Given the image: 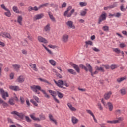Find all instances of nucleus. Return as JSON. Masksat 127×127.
Wrapping results in <instances>:
<instances>
[{"label": "nucleus", "mask_w": 127, "mask_h": 127, "mask_svg": "<svg viewBox=\"0 0 127 127\" xmlns=\"http://www.w3.org/2000/svg\"><path fill=\"white\" fill-rule=\"evenodd\" d=\"M86 67H87L89 70V72L91 73V75L92 77L94 76V75H97V74H98L99 71H100V72H105V69L102 67H99V66H96L95 67V71L94 72H93V67H91L90 64H86Z\"/></svg>", "instance_id": "1"}, {"label": "nucleus", "mask_w": 127, "mask_h": 127, "mask_svg": "<svg viewBox=\"0 0 127 127\" xmlns=\"http://www.w3.org/2000/svg\"><path fill=\"white\" fill-rule=\"evenodd\" d=\"M30 118L34 121H37V122H40L41 120H46V117H45V115L43 114H41L39 115V118H36L35 117V113H33L30 115Z\"/></svg>", "instance_id": "2"}, {"label": "nucleus", "mask_w": 127, "mask_h": 127, "mask_svg": "<svg viewBox=\"0 0 127 127\" xmlns=\"http://www.w3.org/2000/svg\"><path fill=\"white\" fill-rule=\"evenodd\" d=\"M72 6H69L67 8L66 11L64 12V16H66V17H71L72 16V14L75 12V9H72ZM71 10V11H70ZM70 11V12H69Z\"/></svg>", "instance_id": "3"}, {"label": "nucleus", "mask_w": 127, "mask_h": 127, "mask_svg": "<svg viewBox=\"0 0 127 127\" xmlns=\"http://www.w3.org/2000/svg\"><path fill=\"white\" fill-rule=\"evenodd\" d=\"M124 121V117H117L116 120H112V121H107V123L108 124H120L121 122H123Z\"/></svg>", "instance_id": "4"}, {"label": "nucleus", "mask_w": 127, "mask_h": 127, "mask_svg": "<svg viewBox=\"0 0 127 127\" xmlns=\"http://www.w3.org/2000/svg\"><path fill=\"white\" fill-rule=\"evenodd\" d=\"M30 89L36 94H40L39 91H41V92L42 91L41 87L39 85H32L30 86Z\"/></svg>", "instance_id": "5"}, {"label": "nucleus", "mask_w": 127, "mask_h": 127, "mask_svg": "<svg viewBox=\"0 0 127 127\" xmlns=\"http://www.w3.org/2000/svg\"><path fill=\"white\" fill-rule=\"evenodd\" d=\"M106 19H107V14L105 12H102L98 19L99 24H101V23L102 21H105Z\"/></svg>", "instance_id": "6"}, {"label": "nucleus", "mask_w": 127, "mask_h": 127, "mask_svg": "<svg viewBox=\"0 0 127 127\" xmlns=\"http://www.w3.org/2000/svg\"><path fill=\"white\" fill-rule=\"evenodd\" d=\"M54 82L59 88H62V89H66V87L63 86H64V82L62 80H59L58 81L54 79Z\"/></svg>", "instance_id": "7"}, {"label": "nucleus", "mask_w": 127, "mask_h": 127, "mask_svg": "<svg viewBox=\"0 0 127 127\" xmlns=\"http://www.w3.org/2000/svg\"><path fill=\"white\" fill-rule=\"evenodd\" d=\"M68 28H71V29H76V26L74 24V22L72 21L69 20L65 23Z\"/></svg>", "instance_id": "8"}, {"label": "nucleus", "mask_w": 127, "mask_h": 127, "mask_svg": "<svg viewBox=\"0 0 127 127\" xmlns=\"http://www.w3.org/2000/svg\"><path fill=\"white\" fill-rule=\"evenodd\" d=\"M1 36L3 38H8L9 39H11L12 37H11V35L8 32H1Z\"/></svg>", "instance_id": "9"}, {"label": "nucleus", "mask_w": 127, "mask_h": 127, "mask_svg": "<svg viewBox=\"0 0 127 127\" xmlns=\"http://www.w3.org/2000/svg\"><path fill=\"white\" fill-rule=\"evenodd\" d=\"M61 41L63 43H67L69 41V35L67 34L63 35L61 38Z\"/></svg>", "instance_id": "10"}, {"label": "nucleus", "mask_w": 127, "mask_h": 127, "mask_svg": "<svg viewBox=\"0 0 127 127\" xmlns=\"http://www.w3.org/2000/svg\"><path fill=\"white\" fill-rule=\"evenodd\" d=\"M11 114L12 115H16V116H18L20 119H23V117H24V114H23V113H19L15 111L11 112Z\"/></svg>", "instance_id": "11"}, {"label": "nucleus", "mask_w": 127, "mask_h": 127, "mask_svg": "<svg viewBox=\"0 0 127 127\" xmlns=\"http://www.w3.org/2000/svg\"><path fill=\"white\" fill-rule=\"evenodd\" d=\"M0 92L1 94L3 99L6 100V97H8V93L6 92H5L4 90L2 89H0Z\"/></svg>", "instance_id": "12"}, {"label": "nucleus", "mask_w": 127, "mask_h": 127, "mask_svg": "<svg viewBox=\"0 0 127 127\" xmlns=\"http://www.w3.org/2000/svg\"><path fill=\"white\" fill-rule=\"evenodd\" d=\"M38 40L39 42H41L42 43H48L47 40L40 36L38 37Z\"/></svg>", "instance_id": "13"}, {"label": "nucleus", "mask_w": 127, "mask_h": 127, "mask_svg": "<svg viewBox=\"0 0 127 127\" xmlns=\"http://www.w3.org/2000/svg\"><path fill=\"white\" fill-rule=\"evenodd\" d=\"M29 66L35 72H38V68L36 66V64L30 63Z\"/></svg>", "instance_id": "14"}, {"label": "nucleus", "mask_w": 127, "mask_h": 127, "mask_svg": "<svg viewBox=\"0 0 127 127\" xmlns=\"http://www.w3.org/2000/svg\"><path fill=\"white\" fill-rule=\"evenodd\" d=\"M71 66H72V67L73 68H74V69L75 70V71H76V72L78 73H80V67H79V66H78L77 64H75L73 63H71L70 64Z\"/></svg>", "instance_id": "15"}, {"label": "nucleus", "mask_w": 127, "mask_h": 127, "mask_svg": "<svg viewBox=\"0 0 127 127\" xmlns=\"http://www.w3.org/2000/svg\"><path fill=\"white\" fill-rule=\"evenodd\" d=\"M67 105L69 110L71 111V112H76V111H77V109L74 107L71 103H68Z\"/></svg>", "instance_id": "16"}, {"label": "nucleus", "mask_w": 127, "mask_h": 127, "mask_svg": "<svg viewBox=\"0 0 127 127\" xmlns=\"http://www.w3.org/2000/svg\"><path fill=\"white\" fill-rule=\"evenodd\" d=\"M49 119H50V121L51 122H52L55 125H57V121L55 119H54V117H53V115H52L51 114H49Z\"/></svg>", "instance_id": "17"}, {"label": "nucleus", "mask_w": 127, "mask_h": 127, "mask_svg": "<svg viewBox=\"0 0 127 127\" xmlns=\"http://www.w3.org/2000/svg\"><path fill=\"white\" fill-rule=\"evenodd\" d=\"M71 122L73 125H76V124L79 123V119L75 116H72L71 117Z\"/></svg>", "instance_id": "18"}, {"label": "nucleus", "mask_w": 127, "mask_h": 127, "mask_svg": "<svg viewBox=\"0 0 127 127\" xmlns=\"http://www.w3.org/2000/svg\"><path fill=\"white\" fill-rule=\"evenodd\" d=\"M24 80H25L24 76L21 75L17 79V82H18V83H23V82H24Z\"/></svg>", "instance_id": "19"}, {"label": "nucleus", "mask_w": 127, "mask_h": 127, "mask_svg": "<svg viewBox=\"0 0 127 127\" xmlns=\"http://www.w3.org/2000/svg\"><path fill=\"white\" fill-rule=\"evenodd\" d=\"M9 89H10V90H12L13 91H20V89L19 88V87H18V86H9Z\"/></svg>", "instance_id": "20"}, {"label": "nucleus", "mask_w": 127, "mask_h": 127, "mask_svg": "<svg viewBox=\"0 0 127 127\" xmlns=\"http://www.w3.org/2000/svg\"><path fill=\"white\" fill-rule=\"evenodd\" d=\"M43 16H44V14H43L42 13L38 14L34 16V19L35 20H37L38 19H41V18H42V17H43Z\"/></svg>", "instance_id": "21"}, {"label": "nucleus", "mask_w": 127, "mask_h": 127, "mask_svg": "<svg viewBox=\"0 0 127 127\" xmlns=\"http://www.w3.org/2000/svg\"><path fill=\"white\" fill-rule=\"evenodd\" d=\"M127 80V76H124L122 77H120L117 79V83H122L123 81H126Z\"/></svg>", "instance_id": "22"}, {"label": "nucleus", "mask_w": 127, "mask_h": 127, "mask_svg": "<svg viewBox=\"0 0 127 127\" xmlns=\"http://www.w3.org/2000/svg\"><path fill=\"white\" fill-rule=\"evenodd\" d=\"M111 95L112 92L111 91L105 93L104 95V99H105V100H109V99H110V98L111 97Z\"/></svg>", "instance_id": "23"}, {"label": "nucleus", "mask_w": 127, "mask_h": 127, "mask_svg": "<svg viewBox=\"0 0 127 127\" xmlns=\"http://www.w3.org/2000/svg\"><path fill=\"white\" fill-rule=\"evenodd\" d=\"M44 30L46 32H49V31H50V24H47L44 27Z\"/></svg>", "instance_id": "24"}, {"label": "nucleus", "mask_w": 127, "mask_h": 127, "mask_svg": "<svg viewBox=\"0 0 127 127\" xmlns=\"http://www.w3.org/2000/svg\"><path fill=\"white\" fill-rule=\"evenodd\" d=\"M23 18H22V16H18L17 17V22L20 24V25H22V20Z\"/></svg>", "instance_id": "25"}, {"label": "nucleus", "mask_w": 127, "mask_h": 127, "mask_svg": "<svg viewBox=\"0 0 127 127\" xmlns=\"http://www.w3.org/2000/svg\"><path fill=\"white\" fill-rule=\"evenodd\" d=\"M117 5V3H115L112 6L105 7L104 8V10H108V9L114 8V7H116Z\"/></svg>", "instance_id": "26"}, {"label": "nucleus", "mask_w": 127, "mask_h": 127, "mask_svg": "<svg viewBox=\"0 0 127 127\" xmlns=\"http://www.w3.org/2000/svg\"><path fill=\"white\" fill-rule=\"evenodd\" d=\"M48 13L52 21H54V22H55V21H56V20L55 19V18H54V17L53 16V15L51 14V12L49 11L48 12Z\"/></svg>", "instance_id": "27"}, {"label": "nucleus", "mask_w": 127, "mask_h": 127, "mask_svg": "<svg viewBox=\"0 0 127 127\" xmlns=\"http://www.w3.org/2000/svg\"><path fill=\"white\" fill-rule=\"evenodd\" d=\"M42 46L46 49V50L48 52L49 54H50V55H53V52H52L51 50H50L48 48L46 47L44 44H42Z\"/></svg>", "instance_id": "28"}, {"label": "nucleus", "mask_w": 127, "mask_h": 127, "mask_svg": "<svg viewBox=\"0 0 127 127\" xmlns=\"http://www.w3.org/2000/svg\"><path fill=\"white\" fill-rule=\"evenodd\" d=\"M87 11H88V9H84L83 10H82L80 12V15L81 16H85L87 14Z\"/></svg>", "instance_id": "29"}, {"label": "nucleus", "mask_w": 127, "mask_h": 127, "mask_svg": "<svg viewBox=\"0 0 127 127\" xmlns=\"http://www.w3.org/2000/svg\"><path fill=\"white\" fill-rule=\"evenodd\" d=\"M12 9L13 12H15V13H20L19 10L18 9V7H17V6H13Z\"/></svg>", "instance_id": "30"}, {"label": "nucleus", "mask_w": 127, "mask_h": 127, "mask_svg": "<svg viewBox=\"0 0 127 127\" xmlns=\"http://www.w3.org/2000/svg\"><path fill=\"white\" fill-rule=\"evenodd\" d=\"M12 66L15 71H18L19 68H20V65L18 64H13Z\"/></svg>", "instance_id": "31"}, {"label": "nucleus", "mask_w": 127, "mask_h": 127, "mask_svg": "<svg viewBox=\"0 0 127 127\" xmlns=\"http://www.w3.org/2000/svg\"><path fill=\"white\" fill-rule=\"evenodd\" d=\"M6 11L7 12L4 13L5 15L7 16V17H10L11 16V13H10L9 9H8L6 10Z\"/></svg>", "instance_id": "32"}, {"label": "nucleus", "mask_w": 127, "mask_h": 127, "mask_svg": "<svg viewBox=\"0 0 127 127\" xmlns=\"http://www.w3.org/2000/svg\"><path fill=\"white\" fill-rule=\"evenodd\" d=\"M68 73L72 74V75H77V72L74 70V69H70L67 70Z\"/></svg>", "instance_id": "33"}, {"label": "nucleus", "mask_w": 127, "mask_h": 127, "mask_svg": "<svg viewBox=\"0 0 127 127\" xmlns=\"http://www.w3.org/2000/svg\"><path fill=\"white\" fill-rule=\"evenodd\" d=\"M112 49L113 52H115V53H117V54H120V53H121V50L119 48H113Z\"/></svg>", "instance_id": "34"}, {"label": "nucleus", "mask_w": 127, "mask_h": 127, "mask_svg": "<svg viewBox=\"0 0 127 127\" xmlns=\"http://www.w3.org/2000/svg\"><path fill=\"white\" fill-rule=\"evenodd\" d=\"M107 105L109 107V110L110 112L113 111V104L111 102H108Z\"/></svg>", "instance_id": "35"}, {"label": "nucleus", "mask_w": 127, "mask_h": 127, "mask_svg": "<svg viewBox=\"0 0 127 127\" xmlns=\"http://www.w3.org/2000/svg\"><path fill=\"white\" fill-rule=\"evenodd\" d=\"M49 92L51 93V96H52V97L54 98L56 97V92L55 91L49 90Z\"/></svg>", "instance_id": "36"}, {"label": "nucleus", "mask_w": 127, "mask_h": 127, "mask_svg": "<svg viewBox=\"0 0 127 127\" xmlns=\"http://www.w3.org/2000/svg\"><path fill=\"white\" fill-rule=\"evenodd\" d=\"M88 3L87 2H79V5L81 7H84V6H87Z\"/></svg>", "instance_id": "37"}, {"label": "nucleus", "mask_w": 127, "mask_h": 127, "mask_svg": "<svg viewBox=\"0 0 127 127\" xmlns=\"http://www.w3.org/2000/svg\"><path fill=\"white\" fill-rule=\"evenodd\" d=\"M41 92L43 93V94H44V97H45V98H47V99H49V98H50V96H49V95L47 94V93H46V92L44 90H42Z\"/></svg>", "instance_id": "38"}, {"label": "nucleus", "mask_w": 127, "mask_h": 127, "mask_svg": "<svg viewBox=\"0 0 127 127\" xmlns=\"http://www.w3.org/2000/svg\"><path fill=\"white\" fill-rule=\"evenodd\" d=\"M49 62L52 66H55V65H56V62L54 60H50Z\"/></svg>", "instance_id": "39"}, {"label": "nucleus", "mask_w": 127, "mask_h": 127, "mask_svg": "<svg viewBox=\"0 0 127 127\" xmlns=\"http://www.w3.org/2000/svg\"><path fill=\"white\" fill-rule=\"evenodd\" d=\"M120 93L121 95H126L127 92L126 91V88H123L120 90Z\"/></svg>", "instance_id": "40"}, {"label": "nucleus", "mask_w": 127, "mask_h": 127, "mask_svg": "<svg viewBox=\"0 0 127 127\" xmlns=\"http://www.w3.org/2000/svg\"><path fill=\"white\" fill-rule=\"evenodd\" d=\"M80 68H82V69H83L84 70H85V71L86 72H88V71H89V68H88V67L87 68L86 66H85L83 64H80L79 65Z\"/></svg>", "instance_id": "41"}, {"label": "nucleus", "mask_w": 127, "mask_h": 127, "mask_svg": "<svg viewBox=\"0 0 127 127\" xmlns=\"http://www.w3.org/2000/svg\"><path fill=\"white\" fill-rule=\"evenodd\" d=\"M57 94H58V96L59 97V98H60V99H62V98L64 97V94L61 93L59 91H57Z\"/></svg>", "instance_id": "42"}, {"label": "nucleus", "mask_w": 127, "mask_h": 127, "mask_svg": "<svg viewBox=\"0 0 127 127\" xmlns=\"http://www.w3.org/2000/svg\"><path fill=\"white\" fill-rule=\"evenodd\" d=\"M115 114L116 115H121L122 114V111L120 109H117L115 111Z\"/></svg>", "instance_id": "43"}, {"label": "nucleus", "mask_w": 127, "mask_h": 127, "mask_svg": "<svg viewBox=\"0 0 127 127\" xmlns=\"http://www.w3.org/2000/svg\"><path fill=\"white\" fill-rule=\"evenodd\" d=\"M86 112L88 114H89V115H91L92 117H93V116H94V113H93V112H92L91 110L87 109L86 110Z\"/></svg>", "instance_id": "44"}, {"label": "nucleus", "mask_w": 127, "mask_h": 127, "mask_svg": "<svg viewBox=\"0 0 127 127\" xmlns=\"http://www.w3.org/2000/svg\"><path fill=\"white\" fill-rule=\"evenodd\" d=\"M40 81H41V82H44V83H47V84H48V85H50V83H49V82H48L47 80H45V79H43L42 78H39Z\"/></svg>", "instance_id": "45"}, {"label": "nucleus", "mask_w": 127, "mask_h": 127, "mask_svg": "<svg viewBox=\"0 0 127 127\" xmlns=\"http://www.w3.org/2000/svg\"><path fill=\"white\" fill-rule=\"evenodd\" d=\"M103 30L104 31H109V26H104L102 27Z\"/></svg>", "instance_id": "46"}, {"label": "nucleus", "mask_w": 127, "mask_h": 127, "mask_svg": "<svg viewBox=\"0 0 127 127\" xmlns=\"http://www.w3.org/2000/svg\"><path fill=\"white\" fill-rule=\"evenodd\" d=\"M48 47H49L50 48H52V49H55V48H57V46L51 44L49 45Z\"/></svg>", "instance_id": "47"}, {"label": "nucleus", "mask_w": 127, "mask_h": 127, "mask_svg": "<svg viewBox=\"0 0 127 127\" xmlns=\"http://www.w3.org/2000/svg\"><path fill=\"white\" fill-rule=\"evenodd\" d=\"M33 99L35 100L39 104L40 103V101H39V98L35 95H34L33 96Z\"/></svg>", "instance_id": "48"}, {"label": "nucleus", "mask_w": 127, "mask_h": 127, "mask_svg": "<svg viewBox=\"0 0 127 127\" xmlns=\"http://www.w3.org/2000/svg\"><path fill=\"white\" fill-rule=\"evenodd\" d=\"M30 102L31 103H32V104H33L34 106H35L36 107H37V106H38V104L33 99H31Z\"/></svg>", "instance_id": "49"}, {"label": "nucleus", "mask_w": 127, "mask_h": 127, "mask_svg": "<svg viewBox=\"0 0 127 127\" xmlns=\"http://www.w3.org/2000/svg\"><path fill=\"white\" fill-rule=\"evenodd\" d=\"M86 45H93V42L91 41H87L85 42Z\"/></svg>", "instance_id": "50"}, {"label": "nucleus", "mask_w": 127, "mask_h": 127, "mask_svg": "<svg viewBox=\"0 0 127 127\" xmlns=\"http://www.w3.org/2000/svg\"><path fill=\"white\" fill-rule=\"evenodd\" d=\"M2 106L4 108H6V107H8V104L5 102L4 101L2 103Z\"/></svg>", "instance_id": "51"}, {"label": "nucleus", "mask_w": 127, "mask_h": 127, "mask_svg": "<svg viewBox=\"0 0 127 127\" xmlns=\"http://www.w3.org/2000/svg\"><path fill=\"white\" fill-rule=\"evenodd\" d=\"M8 103L10 105H11V106H13V105H14V102L12 99H9Z\"/></svg>", "instance_id": "52"}, {"label": "nucleus", "mask_w": 127, "mask_h": 127, "mask_svg": "<svg viewBox=\"0 0 127 127\" xmlns=\"http://www.w3.org/2000/svg\"><path fill=\"white\" fill-rule=\"evenodd\" d=\"M97 106H98V109L100 110V111H103V107L101 105V103H98L97 104Z\"/></svg>", "instance_id": "53"}, {"label": "nucleus", "mask_w": 127, "mask_h": 127, "mask_svg": "<svg viewBox=\"0 0 127 127\" xmlns=\"http://www.w3.org/2000/svg\"><path fill=\"white\" fill-rule=\"evenodd\" d=\"M25 120L27 122H28V123H30V122H31V119H30V118H29V117L28 116H25Z\"/></svg>", "instance_id": "54"}, {"label": "nucleus", "mask_w": 127, "mask_h": 127, "mask_svg": "<svg viewBox=\"0 0 127 127\" xmlns=\"http://www.w3.org/2000/svg\"><path fill=\"white\" fill-rule=\"evenodd\" d=\"M120 10H121V11H126V8L124 7V5H122L120 6Z\"/></svg>", "instance_id": "55"}, {"label": "nucleus", "mask_w": 127, "mask_h": 127, "mask_svg": "<svg viewBox=\"0 0 127 127\" xmlns=\"http://www.w3.org/2000/svg\"><path fill=\"white\" fill-rule=\"evenodd\" d=\"M26 103L28 107H30V102H29V100H28V98L26 99Z\"/></svg>", "instance_id": "56"}, {"label": "nucleus", "mask_w": 127, "mask_h": 127, "mask_svg": "<svg viewBox=\"0 0 127 127\" xmlns=\"http://www.w3.org/2000/svg\"><path fill=\"white\" fill-rule=\"evenodd\" d=\"M48 4H49L48 3L43 4L39 6V8H41V7H43L44 6H47V5H48Z\"/></svg>", "instance_id": "57"}, {"label": "nucleus", "mask_w": 127, "mask_h": 127, "mask_svg": "<svg viewBox=\"0 0 127 127\" xmlns=\"http://www.w3.org/2000/svg\"><path fill=\"white\" fill-rule=\"evenodd\" d=\"M1 8H2V9H4V10H5V11H6V10H7V9H8L7 8H6V7H5V5H4V4H1Z\"/></svg>", "instance_id": "58"}, {"label": "nucleus", "mask_w": 127, "mask_h": 127, "mask_svg": "<svg viewBox=\"0 0 127 127\" xmlns=\"http://www.w3.org/2000/svg\"><path fill=\"white\" fill-rule=\"evenodd\" d=\"M110 68H111V70H114V69H116V68H117V66L115 64H112L110 66Z\"/></svg>", "instance_id": "59"}, {"label": "nucleus", "mask_w": 127, "mask_h": 127, "mask_svg": "<svg viewBox=\"0 0 127 127\" xmlns=\"http://www.w3.org/2000/svg\"><path fill=\"white\" fill-rule=\"evenodd\" d=\"M20 101L21 104H24V102H25V100H24V98L21 97H20Z\"/></svg>", "instance_id": "60"}, {"label": "nucleus", "mask_w": 127, "mask_h": 127, "mask_svg": "<svg viewBox=\"0 0 127 127\" xmlns=\"http://www.w3.org/2000/svg\"><path fill=\"white\" fill-rule=\"evenodd\" d=\"M22 53H23V54H24L25 55H27V54H28V52L26 50L23 49L22 50Z\"/></svg>", "instance_id": "61"}, {"label": "nucleus", "mask_w": 127, "mask_h": 127, "mask_svg": "<svg viewBox=\"0 0 127 127\" xmlns=\"http://www.w3.org/2000/svg\"><path fill=\"white\" fill-rule=\"evenodd\" d=\"M93 50H94V51H95V52H99V51H100V49L96 48V47H93L92 48Z\"/></svg>", "instance_id": "62"}, {"label": "nucleus", "mask_w": 127, "mask_h": 127, "mask_svg": "<svg viewBox=\"0 0 127 127\" xmlns=\"http://www.w3.org/2000/svg\"><path fill=\"white\" fill-rule=\"evenodd\" d=\"M121 13H117L116 14H115L114 16H115V17H120V16H121Z\"/></svg>", "instance_id": "63"}, {"label": "nucleus", "mask_w": 127, "mask_h": 127, "mask_svg": "<svg viewBox=\"0 0 127 127\" xmlns=\"http://www.w3.org/2000/svg\"><path fill=\"white\" fill-rule=\"evenodd\" d=\"M122 33H123L124 35H125V36H127V32L126 31H122Z\"/></svg>", "instance_id": "64"}]
</instances>
